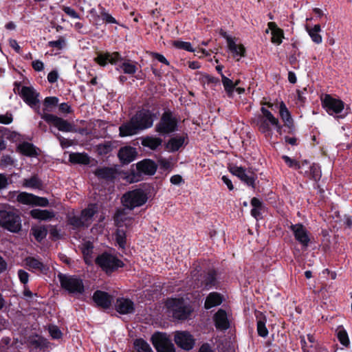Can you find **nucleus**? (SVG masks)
Instances as JSON below:
<instances>
[{"label": "nucleus", "instance_id": "nucleus-1", "mask_svg": "<svg viewBox=\"0 0 352 352\" xmlns=\"http://www.w3.org/2000/svg\"><path fill=\"white\" fill-rule=\"evenodd\" d=\"M166 307L168 314L175 319H186L191 312V308L182 298L168 299Z\"/></svg>", "mask_w": 352, "mask_h": 352}, {"label": "nucleus", "instance_id": "nucleus-2", "mask_svg": "<svg viewBox=\"0 0 352 352\" xmlns=\"http://www.w3.org/2000/svg\"><path fill=\"white\" fill-rule=\"evenodd\" d=\"M321 101L323 108L330 116L337 118H344L348 113L344 109V102L339 98L326 94L321 98Z\"/></svg>", "mask_w": 352, "mask_h": 352}, {"label": "nucleus", "instance_id": "nucleus-3", "mask_svg": "<svg viewBox=\"0 0 352 352\" xmlns=\"http://www.w3.org/2000/svg\"><path fill=\"white\" fill-rule=\"evenodd\" d=\"M199 266H196L195 269L192 272V277L193 279V287L195 288L202 287L205 289H210L215 287L217 283V274L215 271L210 270L207 274L199 275L200 271Z\"/></svg>", "mask_w": 352, "mask_h": 352}, {"label": "nucleus", "instance_id": "nucleus-4", "mask_svg": "<svg viewBox=\"0 0 352 352\" xmlns=\"http://www.w3.org/2000/svg\"><path fill=\"white\" fill-rule=\"evenodd\" d=\"M148 199L146 193L141 189H135L125 193L122 202L123 206L131 210L144 205Z\"/></svg>", "mask_w": 352, "mask_h": 352}, {"label": "nucleus", "instance_id": "nucleus-5", "mask_svg": "<svg viewBox=\"0 0 352 352\" xmlns=\"http://www.w3.org/2000/svg\"><path fill=\"white\" fill-rule=\"evenodd\" d=\"M261 111L263 113V118L259 122L260 131L265 134L270 135L272 133L270 125L274 126L276 131L282 135V126L278 118H276L269 110L265 107H261Z\"/></svg>", "mask_w": 352, "mask_h": 352}, {"label": "nucleus", "instance_id": "nucleus-6", "mask_svg": "<svg viewBox=\"0 0 352 352\" xmlns=\"http://www.w3.org/2000/svg\"><path fill=\"white\" fill-rule=\"evenodd\" d=\"M58 279L61 287L69 293L74 295L82 294L84 292V285L80 278L74 276L60 274Z\"/></svg>", "mask_w": 352, "mask_h": 352}, {"label": "nucleus", "instance_id": "nucleus-7", "mask_svg": "<svg viewBox=\"0 0 352 352\" xmlns=\"http://www.w3.org/2000/svg\"><path fill=\"white\" fill-rule=\"evenodd\" d=\"M0 225L12 232H16L21 230V219L13 211H0Z\"/></svg>", "mask_w": 352, "mask_h": 352}, {"label": "nucleus", "instance_id": "nucleus-8", "mask_svg": "<svg viewBox=\"0 0 352 352\" xmlns=\"http://www.w3.org/2000/svg\"><path fill=\"white\" fill-rule=\"evenodd\" d=\"M96 263L100 266L106 272H111L123 265L122 261L116 256L104 253L96 258Z\"/></svg>", "mask_w": 352, "mask_h": 352}, {"label": "nucleus", "instance_id": "nucleus-9", "mask_svg": "<svg viewBox=\"0 0 352 352\" xmlns=\"http://www.w3.org/2000/svg\"><path fill=\"white\" fill-rule=\"evenodd\" d=\"M151 340L157 352H175L174 344L166 333H155Z\"/></svg>", "mask_w": 352, "mask_h": 352}, {"label": "nucleus", "instance_id": "nucleus-10", "mask_svg": "<svg viewBox=\"0 0 352 352\" xmlns=\"http://www.w3.org/2000/svg\"><path fill=\"white\" fill-rule=\"evenodd\" d=\"M155 116L151 111L142 109L136 113L131 119L140 131L148 129L153 126Z\"/></svg>", "mask_w": 352, "mask_h": 352}, {"label": "nucleus", "instance_id": "nucleus-11", "mask_svg": "<svg viewBox=\"0 0 352 352\" xmlns=\"http://www.w3.org/2000/svg\"><path fill=\"white\" fill-rule=\"evenodd\" d=\"M177 120L173 117L170 113L165 112L156 125L155 130L162 134H167L174 132L177 129Z\"/></svg>", "mask_w": 352, "mask_h": 352}, {"label": "nucleus", "instance_id": "nucleus-12", "mask_svg": "<svg viewBox=\"0 0 352 352\" xmlns=\"http://www.w3.org/2000/svg\"><path fill=\"white\" fill-rule=\"evenodd\" d=\"M221 35L226 40L228 50L232 53L234 58L239 60L245 56V48L243 45L236 43V38H234L226 32H221Z\"/></svg>", "mask_w": 352, "mask_h": 352}, {"label": "nucleus", "instance_id": "nucleus-13", "mask_svg": "<svg viewBox=\"0 0 352 352\" xmlns=\"http://www.w3.org/2000/svg\"><path fill=\"white\" fill-rule=\"evenodd\" d=\"M290 229L295 239L301 245L302 249H307L311 241L310 234L307 228L302 224L292 225Z\"/></svg>", "mask_w": 352, "mask_h": 352}, {"label": "nucleus", "instance_id": "nucleus-14", "mask_svg": "<svg viewBox=\"0 0 352 352\" xmlns=\"http://www.w3.org/2000/svg\"><path fill=\"white\" fill-rule=\"evenodd\" d=\"M42 118L47 123L53 124L60 131L69 132L72 131V125L70 123L56 116L44 113Z\"/></svg>", "mask_w": 352, "mask_h": 352}, {"label": "nucleus", "instance_id": "nucleus-15", "mask_svg": "<svg viewBox=\"0 0 352 352\" xmlns=\"http://www.w3.org/2000/svg\"><path fill=\"white\" fill-rule=\"evenodd\" d=\"M231 173L239 177L247 185L254 187V182L256 178L255 174L250 170H247L241 166H234L230 169Z\"/></svg>", "mask_w": 352, "mask_h": 352}, {"label": "nucleus", "instance_id": "nucleus-16", "mask_svg": "<svg viewBox=\"0 0 352 352\" xmlns=\"http://www.w3.org/2000/svg\"><path fill=\"white\" fill-rule=\"evenodd\" d=\"M177 345L185 350L191 349L195 344L192 336L186 331H177L175 335Z\"/></svg>", "mask_w": 352, "mask_h": 352}, {"label": "nucleus", "instance_id": "nucleus-17", "mask_svg": "<svg viewBox=\"0 0 352 352\" xmlns=\"http://www.w3.org/2000/svg\"><path fill=\"white\" fill-rule=\"evenodd\" d=\"M20 95L24 102L32 108L34 107L39 102L38 99V94L32 87H23Z\"/></svg>", "mask_w": 352, "mask_h": 352}, {"label": "nucleus", "instance_id": "nucleus-18", "mask_svg": "<svg viewBox=\"0 0 352 352\" xmlns=\"http://www.w3.org/2000/svg\"><path fill=\"white\" fill-rule=\"evenodd\" d=\"M120 58V55L118 52H106V53H98L97 56L94 58V60L100 66L104 67L108 63L114 65L118 63Z\"/></svg>", "mask_w": 352, "mask_h": 352}, {"label": "nucleus", "instance_id": "nucleus-19", "mask_svg": "<svg viewBox=\"0 0 352 352\" xmlns=\"http://www.w3.org/2000/svg\"><path fill=\"white\" fill-rule=\"evenodd\" d=\"M25 264L29 270L47 274L49 267L34 257H28L25 259Z\"/></svg>", "mask_w": 352, "mask_h": 352}, {"label": "nucleus", "instance_id": "nucleus-20", "mask_svg": "<svg viewBox=\"0 0 352 352\" xmlns=\"http://www.w3.org/2000/svg\"><path fill=\"white\" fill-rule=\"evenodd\" d=\"M116 311L121 314H129L134 311L133 302L124 298H118L115 305Z\"/></svg>", "mask_w": 352, "mask_h": 352}, {"label": "nucleus", "instance_id": "nucleus-21", "mask_svg": "<svg viewBox=\"0 0 352 352\" xmlns=\"http://www.w3.org/2000/svg\"><path fill=\"white\" fill-rule=\"evenodd\" d=\"M136 148L131 146H124L118 152V157L122 164H129L133 162L136 157Z\"/></svg>", "mask_w": 352, "mask_h": 352}, {"label": "nucleus", "instance_id": "nucleus-22", "mask_svg": "<svg viewBox=\"0 0 352 352\" xmlns=\"http://www.w3.org/2000/svg\"><path fill=\"white\" fill-rule=\"evenodd\" d=\"M213 320L217 329L226 330L230 327V322L226 311L220 309L214 315Z\"/></svg>", "mask_w": 352, "mask_h": 352}, {"label": "nucleus", "instance_id": "nucleus-23", "mask_svg": "<svg viewBox=\"0 0 352 352\" xmlns=\"http://www.w3.org/2000/svg\"><path fill=\"white\" fill-rule=\"evenodd\" d=\"M119 135L120 137L132 136L138 134L140 130L131 118L129 121L121 124L119 127Z\"/></svg>", "mask_w": 352, "mask_h": 352}, {"label": "nucleus", "instance_id": "nucleus-24", "mask_svg": "<svg viewBox=\"0 0 352 352\" xmlns=\"http://www.w3.org/2000/svg\"><path fill=\"white\" fill-rule=\"evenodd\" d=\"M268 29L266 30L265 32L268 33L269 30L271 31L272 34V42L276 45H280L282 43V39L284 37L283 31L278 28L276 24L274 22H270L267 24Z\"/></svg>", "mask_w": 352, "mask_h": 352}, {"label": "nucleus", "instance_id": "nucleus-25", "mask_svg": "<svg viewBox=\"0 0 352 352\" xmlns=\"http://www.w3.org/2000/svg\"><path fill=\"white\" fill-rule=\"evenodd\" d=\"M138 170L144 174L153 175L155 173L157 166L151 160H144L137 164Z\"/></svg>", "mask_w": 352, "mask_h": 352}, {"label": "nucleus", "instance_id": "nucleus-26", "mask_svg": "<svg viewBox=\"0 0 352 352\" xmlns=\"http://www.w3.org/2000/svg\"><path fill=\"white\" fill-rule=\"evenodd\" d=\"M93 299L97 305L104 308H108L112 300L111 296L101 291H96L94 294Z\"/></svg>", "mask_w": 352, "mask_h": 352}, {"label": "nucleus", "instance_id": "nucleus-27", "mask_svg": "<svg viewBox=\"0 0 352 352\" xmlns=\"http://www.w3.org/2000/svg\"><path fill=\"white\" fill-rule=\"evenodd\" d=\"M98 207L96 204H90L87 208L81 212V218L86 227L91 225L93 221V217L97 212Z\"/></svg>", "mask_w": 352, "mask_h": 352}, {"label": "nucleus", "instance_id": "nucleus-28", "mask_svg": "<svg viewBox=\"0 0 352 352\" xmlns=\"http://www.w3.org/2000/svg\"><path fill=\"white\" fill-rule=\"evenodd\" d=\"M162 139L153 135H147L142 138V145L151 150L157 149L162 145Z\"/></svg>", "mask_w": 352, "mask_h": 352}, {"label": "nucleus", "instance_id": "nucleus-29", "mask_svg": "<svg viewBox=\"0 0 352 352\" xmlns=\"http://www.w3.org/2000/svg\"><path fill=\"white\" fill-rule=\"evenodd\" d=\"M279 115L285 125L289 129L293 128V119L285 104L282 101L279 106Z\"/></svg>", "mask_w": 352, "mask_h": 352}, {"label": "nucleus", "instance_id": "nucleus-30", "mask_svg": "<svg viewBox=\"0 0 352 352\" xmlns=\"http://www.w3.org/2000/svg\"><path fill=\"white\" fill-rule=\"evenodd\" d=\"M31 217L35 219L47 221L52 219L55 214L52 210L33 209L30 212Z\"/></svg>", "mask_w": 352, "mask_h": 352}, {"label": "nucleus", "instance_id": "nucleus-31", "mask_svg": "<svg viewBox=\"0 0 352 352\" xmlns=\"http://www.w3.org/2000/svg\"><path fill=\"white\" fill-rule=\"evenodd\" d=\"M18 151L23 155L28 157H36L38 155L37 148L31 143L23 142L17 146Z\"/></svg>", "mask_w": 352, "mask_h": 352}, {"label": "nucleus", "instance_id": "nucleus-32", "mask_svg": "<svg viewBox=\"0 0 352 352\" xmlns=\"http://www.w3.org/2000/svg\"><path fill=\"white\" fill-rule=\"evenodd\" d=\"M305 30L314 43L316 44H320L322 43V38L320 34V32H321V28L320 25H315L314 27L306 25Z\"/></svg>", "mask_w": 352, "mask_h": 352}, {"label": "nucleus", "instance_id": "nucleus-33", "mask_svg": "<svg viewBox=\"0 0 352 352\" xmlns=\"http://www.w3.org/2000/svg\"><path fill=\"white\" fill-rule=\"evenodd\" d=\"M117 146L118 142L116 141H105L97 146V151L100 155H106L116 148Z\"/></svg>", "mask_w": 352, "mask_h": 352}, {"label": "nucleus", "instance_id": "nucleus-34", "mask_svg": "<svg viewBox=\"0 0 352 352\" xmlns=\"http://www.w3.org/2000/svg\"><path fill=\"white\" fill-rule=\"evenodd\" d=\"M307 168H309V170H305L303 172H300V173L303 174L307 177L314 179L315 181L318 180L321 177V170L320 167L315 164L312 165H309L307 162Z\"/></svg>", "mask_w": 352, "mask_h": 352}, {"label": "nucleus", "instance_id": "nucleus-35", "mask_svg": "<svg viewBox=\"0 0 352 352\" xmlns=\"http://www.w3.org/2000/svg\"><path fill=\"white\" fill-rule=\"evenodd\" d=\"M184 144V138L182 136H176L168 140L166 147L168 151L174 152L178 151Z\"/></svg>", "mask_w": 352, "mask_h": 352}, {"label": "nucleus", "instance_id": "nucleus-36", "mask_svg": "<svg viewBox=\"0 0 352 352\" xmlns=\"http://www.w3.org/2000/svg\"><path fill=\"white\" fill-rule=\"evenodd\" d=\"M222 302L221 296L216 292L210 293L206 298L205 302V308L210 309L213 307L217 306Z\"/></svg>", "mask_w": 352, "mask_h": 352}, {"label": "nucleus", "instance_id": "nucleus-37", "mask_svg": "<svg viewBox=\"0 0 352 352\" xmlns=\"http://www.w3.org/2000/svg\"><path fill=\"white\" fill-rule=\"evenodd\" d=\"M69 160L72 163L81 164H88L90 162L89 157L84 153H72Z\"/></svg>", "mask_w": 352, "mask_h": 352}, {"label": "nucleus", "instance_id": "nucleus-38", "mask_svg": "<svg viewBox=\"0 0 352 352\" xmlns=\"http://www.w3.org/2000/svg\"><path fill=\"white\" fill-rule=\"evenodd\" d=\"M283 159L284 160L285 162L291 168H295V169H299L300 173L303 172L305 166H307V161L304 160L302 162H298L295 160L291 159L287 155H283Z\"/></svg>", "mask_w": 352, "mask_h": 352}, {"label": "nucleus", "instance_id": "nucleus-39", "mask_svg": "<svg viewBox=\"0 0 352 352\" xmlns=\"http://www.w3.org/2000/svg\"><path fill=\"white\" fill-rule=\"evenodd\" d=\"M41 182L37 176H32L23 180V186L32 189H39L41 188Z\"/></svg>", "mask_w": 352, "mask_h": 352}, {"label": "nucleus", "instance_id": "nucleus-40", "mask_svg": "<svg viewBox=\"0 0 352 352\" xmlns=\"http://www.w3.org/2000/svg\"><path fill=\"white\" fill-rule=\"evenodd\" d=\"M115 221L116 225L120 228L129 226L132 223V219L126 217L124 212H118L115 216Z\"/></svg>", "mask_w": 352, "mask_h": 352}, {"label": "nucleus", "instance_id": "nucleus-41", "mask_svg": "<svg viewBox=\"0 0 352 352\" xmlns=\"http://www.w3.org/2000/svg\"><path fill=\"white\" fill-rule=\"evenodd\" d=\"M336 335L339 342L344 346L349 345L350 341L346 331L342 326H339L336 329Z\"/></svg>", "mask_w": 352, "mask_h": 352}, {"label": "nucleus", "instance_id": "nucleus-42", "mask_svg": "<svg viewBox=\"0 0 352 352\" xmlns=\"http://www.w3.org/2000/svg\"><path fill=\"white\" fill-rule=\"evenodd\" d=\"M95 174L99 178L109 179L114 177L115 170L107 167L100 168L96 170Z\"/></svg>", "mask_w": 352, "mask_h": 352}, {"label": "nucleus", "instance_id": "nucleus-43", "mask_svg": "<svg viewBox=\"0 0 352 352\" xmlns=\"http://www.w3.org/2000/svg\"><path fill=\"white\" fill-rule=\"evenodd\" d=\"M221 81L224 89L229 97H232L234 91V85L232 80L221 74Z\"/></svg>", "mask_w": 352, "mask_h": 352}, {"label": "nucleus", "instance_id": "nucleus-44", "mask_svg": "<svg viewBox=\"0 0 352 352\" xmlns=\"http://www.w3.org/2000/svg\"><path fill=\"white\" fill-rule=\"evenodd\" d=\"M34 195L23 192L17 195L16 200L23 204L33 205Z\"/></svg>", "mask_w": 352, "mask_h": 352}, {"label": "nucleus", "instance_id": "nucleus-45", "mask_svg": "<svg viewBox=\"0 0 352 352\" xmlns=\"http://www.w3.org/2000/svg\"><path fill=\"white\" fill-rule=\"evenodd\" d=\"M31 230L38 241H42L47 234V228L45 226L33 227Z\"/></svg>", "mask_w": 352, "mask_h": 352}, {"label": "nucleus", "instance_id": "nucleus-46", "mask_svg": "<svg viewBox=\"0 0 352 352\" xmlns=\"http://www.w3.org/2000/svg\"><path fill=\"white\" fill-rule=\"evenodd\" d=\"M138 352H153L150 345L142 339H138L134 342Z\"/></svg>", "mask_w": 352, "mask_h": 352}, {"label": "nucleus", "instance_id": "nucleus-47", "mask_svg": "<svg viewBox=\"0 0 352 352\" xmlns=\"http://www.w3.org/2000/svg\"><path fill=\"white\" fill-rule=\"evenodd\" d=\"M68 223L72 226L74 229H78L82 227H86L85 225L81 216L77 217L75 215L69 216L68 218Z\"/></svg>", "mask_w": 352, "mask_h": 352}, {"label": "nucleus", "instance_id": "nucleus-48", "mask_svg": "<svg viewBox=\"0 0 352 352\" xmlns=\"http://www.w3.org/2000/svg\"><path fill=\"white\" fill-rule=\"evenodd\" d=\"M1 131L3 137L12 142H18L21 140V135L16 131H12L6 128H3Z\"/></svg>", "mask_w": 352, "mask_h": 352}, {"label": "nucleus", "instance_id": "nucleus-49", "mask_svg": "<svg viewBox=\"0 0 352 352\" xmlns=\"http://www.w3.org/2000/svg\"><path fill=\"white\" fill-rule=\"evenodd\" d=\"M67 41L63 36H59L56 41H51L47 43V45L50 47L56 48L57 50H62L66 45Z\"/></svg>", "mask_w": 352, "mask_h": 352}, {"label": "nucleus", "instance_id": "nucleus-50", "mask_svg": "<svg viewBox=\"0 0 352 352\" xmlns=\"http://www.w3.org/2000/svg\"><path fill=\"white\" fill-rule=\"evenodd\" d=\"M173 45L177 49L184 50L187 52H195V50L192 47L190 43L182 41H174Z\"/></svg>", "mask_w": 352, "mask_h": 352}, {"label": "nucleus", "instance_id": "nucleus-51", "mask_svg": "<svg viewBox=\"0 0 352 352\" xmlns=\"http://www.w3.org/2000/svg\"><path fill=\"white\" fill-rule=\"evenodd\" d=\"M116 240L121 248H124L126 244V234L123 230L118 229L116 233Z\"/></svg>", "mask_w": 352, "mask_h": 352}, {"label": "nucleus", "instance_id": "nucleus-52", "mask_svg": "<svg viewBox=\"0 0 352 352\" xmlns=\"http://www.w3.org/2000/svg\"><path fill=\"white\" fill-rule=\"evenodd\" d=\"M92 249L93 246L89 242L85 243L83 245L82 253L85 257V261L87 264L91 263V259L89 256L92 252Z\"/></svg>", "mask_w": 352, "mask_h": 352}, {"label": "nucleus", "instance_id": "nucleus-53", "mask_svg": "<svg viewBox=\"0 0 352 352\" xmlns=\"http://www.w3.org/2000/svg\"><path fill=\"white\" fill-rule=\"evenodd\" d=\"M120 69L123 70L125 74H133L137 71L136 66L129 61L124 62L120 66Z\"/></svg>", "mask_w": 352, "mask_h": 352}, {"label": "nucleus", "instance_id": "nucleus-54", "mask_svg": "<svg viewBox=\"0 0 352 352\" xmlns=\"http://www.w3.org/2000/svg\"><path fill=\"white\" fill-rule=\"evenodd\" d=\"M257 331L260 336L265 338L268 335V330L266 328L265 322L263 320L257 322Z\"/></svg>", "mask_w": 352, "mask_h": 352}, {"label": "nucleus", "instance_id": "nucleus-55", "mask_svg": "<svg viewBox=\"0 0 352 352\" xmlns=\"http://www.w3.org/2000/svg\"><path fill=\"white\" fill-rule=\"evenodd\" d=\"M100 10V14L103 21L108 23H118L116 19L107 12H106L104 8H101Z\"/></svg>", "mask_w": 352, "mask_h": 352}, {"label": "nucleus", "instance_id": "nucleus-56", "mask_svg": "<svg viewBox=\"0 0 352 352\" xmlns=\"http://www.w3.org/2000/svg\"><path fill=\"white\" fill-rule=\"evenodd\" d=\"M62 10L64 12L68 15L69 17L72 19H80V15L76 12V11L69 6H63L62 7Z\"/></svg>", "mask_w": 352, "mask_h": 352}, {"label": "nucleus", "instance_id": "nucleus-57", "mask_svg": "<svg viewBox=\"0 0 352 352\" xmlns=\"http://www.w3.org/2000/svg\"><path fill=\"white\" fill-rule=\"evenodd\" d=\"M49 333L54 339H58L62 336V333L58 327L55 325L49 326Z\"/></svg>", "mask_w": 352, "mask_h": 352}, {"label": "nucleus", "instance_id": "nucleus-58", "mask_svg": "<svg viewBox=\"0 0 352 352\" xmlns=\"http://www.w3.org/2000/svg\"><path fill=\"white\" fill-rule=\"evenodd\" d=\"M33 205L46 207L49 205V201L45 197L34 196Z\"/></svg>", "mask_w": 352, "mask_h": 352}, {"label": "nucleus", "instance_id": "nucleus-59", "mask_svg": "<svg viewBox=\"0 0 352 352\" xmlns=\"http://www.w3.org/2000/svg\"><path fill=\"white\" fill-rule=\"evenodd\" d=\"M18 276L21 283H22L24 285H26L29 280L28 273L23 270H19L18 271Z\"/></svg>", "mask_w": 352, "mask_h": 352}, {"label": "nucleus", "instance_id": "nucleus-60", "mask_svg": "<svg viewBox=\"0 0 352 352\" xmlns=\"http://www.w3.org/2000/svg\"><path fill=\"white\" fill-rule=\"evenodd\" d=\"M300 344L304 352H316L313 348L310 347V344L307 342L305 336H300Z\"/></svg>", "mask_w": 352, "mask_h": 352}, {"label": "nucleus", "instance_id": "nucleus-61", "mask_svg": "<svg viewBox=\"0 0 352 352\" xmlns=\"http://www.w3.org/2000/svg\"><path fill=\"white\" fill-rule=\"evenodd\" d=\"M13 120L12 115L10 113H6V114L0 115V123L4 124H9Z\"/></svg>", "mask_w": 352, "mask_h": 352}, {"label": "nucleus", "instance_id": "nucleus-62", "mask_svg": "<svg viewBox=\"0 0 352 352\" xmlns=\"http://www.w3.org/2000/svg\"><path fill=\"white\" fill-rule=\"evenodd\" d=\"M58 102V98L56 97H47L45 99L44 104L47 107L55 106Z\"/></svg>", "mask_w": 352, "mask_h": 352}, {"label": "nucleus", "instance_id": "nucleus-63", "mask_svg": "<svg viewBox=\"0 0 352 352\" xmlns=\"http://www.w3.org/2000/svg\"><path fill=\"white\" fill-rule=\"evenodd\" d=\"M58 74L57 71H56V70H53V71L50 72L47 75V80L50 83H54V82H56L58 80Z\"/></svg>", "mask_w": 352, "mask_h": 352}, {"label": "nucleus", "instance_id": "nucleus-64", "mask_svg": "<svg viewBox=\"0 0 352 352\" xmlns=\"http://www.w3.org/2000/svg\"><path fill=\"white\" fill-rule=\"evenodd\" d=\"M32 67L36 72H41L44 69V64L42 61L36 60L32 62Z\"/></svg>", "mask_w": 352, "mask_h": 352}]
</instances>
